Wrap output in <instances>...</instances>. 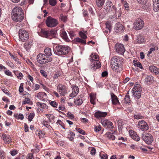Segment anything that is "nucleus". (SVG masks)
Here are the masks:
<instances>
[{
	"mask_svg": "<svg viewBox=\"0 0 159 159\" xmlns=\"http://www.w3.org/2000/svg\"><path fill=\"white\" fill-rule=\"evenodd\" d=\"M117 30H118L120 31H123L124 30V28L122 25L119 23L117 25V27L116 29Z\"/></svg>",
	"mask_w": 159,
	"mask_h": 159,
	"instance_id": "e433bc0d",
	"label": "nucleus"
},
{
	"mask_svg": "<svg viewBox=\"0 0 159 159\" xmlns=\"http://www.w3.org/2000/svg\"><path fill=\"white\" fill-rule=\"evenodd\" d=\"M37 60L40 64L43 65L46 64V55L41 53L37 55Z\"/></svg>",
	"mask_w": 159,
	"mask_h": 159,
	"instance_id": "6e6552de",
	"label": "nucleus"
},
{
	"mask_svg": "<svg viewBox=\"0 0 159 159\" xmlns=\"http://www.w3.org/2000/svg\"><path fill=\"white\" fill-rule=\"evenodd\" d=\"M56 30H55L52 29L50 31L48 30V36L54 37L56 35Z\"/></svg>",
	"mask_w": 159,
	"mask_h": 159,
	"instance_id": "2f4dec72",
	"label": "nucleus"
},
{
	"mask_svg": "<svg viewBox=\"0 0 159 159\" xmlns=\"http://www.w3.org/2000/svg\"><path fill=\"white\" fill-rule=\"evenodd\" d=\"M105 0H96L97 6L99 7H101L104 5Z\"/></svg>",
	"mask_w": 159,
	"mask_h": 159,
	"instance_id": "cd10ccee",
	"label": "nucleus"
},
{
	"mask_svg": "<svg viewBox=\"0 0 159 159\" xmlns=\"http://www.w3.org/2000/svg\"><path fill=\"white\" fill-rule=\"evenodd\" d=\"M49 103L51 105L54 107H57V104L55 101H52L50 100L49 101Z\"/></svg>",
	"mask_w": 159,
	"mask_h": 159,
	"instance_id": "79ce46f5",
	"label": "nucleus"
},
{
	"mask_svg": "<svg viewBox=\"0 0 159 159\" xmlns=\"http://www.w3.org/2000/svg\"><path fill=\"white\" fill-rule=\"evenodd\" d=\"M2 138L6 143L9 144L11 141V138L10 136L9 135H7L4 133L2 135Z\"/></svg>",
	"mask_w": 159,
	"mask_h": 159,
	"instance_id": "412c9836",
	"label": "nucleus"
},
{
	"mask_svg": "<svg viewBox=\"0 0 159 159\" xmlns=\"http://www.w3.org/2000/svg\"><path fill=\"white\" fill-rule=\"evenodd\" d=\"M134 64L135 66H136L138 67H139L140 68H141V69H143V67L142 66V65L140 62H138L136 63H134Z\"/></svg>",
	"mask_w": 159,
	"mask_h": 159,
	"instance_id": "4d7b16f0",
	"label": "nucleus"
},
{
	"mask_svg": "<svg viewBox=\"0 0 159 159\" xmlns=\"http://www.w3.org/2000/svg\"><path fill=\"white\" fill-rule=\"evenodd\" d=\"M7 63L8 66H10L12 68H14L15 66L13 63L10 61L7 62Z\"/></svg>",
	"mask_w": 159,
	"mask_h": 159,
	"instance_id": "603ef678",
	"label": "nucleus"
},
{
	"mask_svg": "<svg viewBox=\"0 0 159 159\" xmlns=\"http://www.w3.org/2000/svg\"><path fill=\"white\" fill-rule=\"evenodd\" d=\"M124 6L126 10H127L129 8L128 4L126 2H124Z\"/></svg>",
	"mask_w": 159,
	"mask_h": 159,
	"instance_id": "69168bd1",
	"label": "nucleus"
},
{
	"mask_svg": "<svg viewBox=\"0 0 159 159\" xmlns=\"http://www.w3.org/2000/svg\"><path fill=\"white\" fill-rule=\"evenodd\" d=\"M18 14L19 15L24 14L23 11L20 7H16L12 10L11 15Z\"/></svg>",
	"mask_w": 159,
	"mask_h": 159,
	"instance_id": "ddd939ff",
	"label": "nucleus"
},
{
	"mask_svg": "<svg viewBox=\"0 0 159 159\" xmlns=\"http://www.w3.org/2000/svg\"><path fill=\"white\" fill-rule=\"evenodd\" d=\"M144 25L143 21L140 19H138L134 23L133 27L135 30H139L143 28Z\"/></svg>",
	"mask_w": 159,
	"mask_h": 159,
	"instance_id": "423d86ee",
	"label": "nucleus"
},
{
	"mask_svg": "<svg viewBox=\"0 0 159 159\" xmlns=\"http://www.w3.org/2000/svg\"><path fill=\"white\" fill-rule=\"evenodd\" d=\"M114 132H107L105 134V137L111 140H114L115 139V136L113 135Z\"/></svg>",
	"mask_w": 159,
	"mask_h": 159,
	"instance_id": "b1692460",
	"label": "nucleus"
},
{
	"mask_svg": "<svg viewBox=\"0 0 159 159\" xmlns=\"http://www.w3.org/2000/svg\"><path fill=\"white\" fill-rule=\"evenodd\" d=\"M155 78L151 75H147L145 80V82L147 84H150L152 83L155 81Z\"/></svg>",
	"mask_w": 159,
	"mask_h": 159,
	"instance_id": "a211bd4d",
	"label": "nucleus"
},
{
	"mask_svg": "<svg viewBox=\"0 0 159 159\" xmlns=\"http://www.w3.org/2000/svg\"><path fill=\"white\" fill-rule=\"evenodd\" d=\"M125 102L126 103L129 102L130 101L129 96L125 95Z\"/></svg>",
	"mask_w": 159,
	"mask_h": 159,
	"instance_id": "c03bdc74",
	"label": "nucleus"
},
{
	"mask_svg": "<svg viewBox=\"0 0 159 159\" xmlns=\"http://www.w3.org/2000/svg\"><path fill=\"white\" fill-rule=\"evenodd\" d=\"M70 50V48L68 46L59 45L56 47L54 52L57 55L61 56L67 54Z\"/></svg>",
	"mask_w": 159,
	"mask_h": 159,
	"instance_id": "f03ea898",
	"label": "nucleus"
},
{
	"mask_svg": "<svg viewBox=\"0 0 159 159\" xmlns=\"http://www.w3.org/2000/svg\"><path fill=\"white\" fill-rule=\"evenodd\" d=\"M79 34L80 37L83 39H85L87 38L86 35L82 32H80Z\"/></svg>",
	"mask_w": 159,
	"mask_h": 159,
	"instance_id": "ea45409f",
	"label": "nucleus"
},
{
	"mask_svg": "<svg viewBox=\"0 0 159 159\" xmlns=\"http://www.w3.org/2000/svg\"><path fill=\"white\" fill-rule=\"evenodd\" d=\"M143 139L148 144H151L153 141V138L152 135L150 134H146L145 135H143Z\"/></svg>",
	"mask_w": 159,
	"mask_h": 159,
	"instance_id": "1a4fd4ad",
	"label": "nucleus"
},
{
	"mask_svg": "<svg viewBox=\"0 0 159 159\" xmlns=\"http://www.w3.org/2000/svg\"><path fill=\"white\" fill-rule=\"evenodd\" d=\"M44 53L46 56H50L52 54L51 49L50 48H46L44 49Z\"/></svg>",
	"mask_w": 159,
	"mask_h": 159,
	"instance_id": "c756f323",
	"label": "nucleus"
},
{
	"mask_svg": "<svg viewBox=\"0 0 159 159\" xmlns=\"http://www.w3.org/2000/svg\"><path fill=\"white\" fill-rule=\"evenodd\" d=\"M72 92L70 95V97L72 98L76 96L79 92V89L78 87L76 86H73Z\"/></svg>",
	"mask_w": 159,
	"mask_h": 159,
	"instance_id": "6ab92c4d",
	"label": "nucleus"
},
{
	"mask_svg": "<svg viewBox=\"0 0 159 159\" xmlns=\"http://www.w3.org/2000/svg\"><path fill=\"white\" fill-rule=\"evenodd\" d=\"M141 90V88H140L139 85H138L137 86L134 85L132 91V92H135V91H139Z\"/></svg>",
	"mask_w": 159,
	"mask_h": 159,
	"instance_id": "a19ab883",
	"label": "nucleus"
},
{
	"mask_svg": "<svg viewBox=\"0 0 159 159\" xmlns=\"http://www.w3.org/2000/svg\"><path fill=\"white\" fill-rule=\"evenodd\" d=\"M62 37L66 41H69L70 40L67 37V34L66 32H62Z\"/></svg>",
	"mask_w": 159,
	"mask_h": 159,
	"instance_id": "473e14b6",
	"label": "nucleus"
},
{
	"mask_svg": "<svg viewBox=\"0 0 159 159\" xmlns=\"http://www.w3.org/2000/svg\"><path fill=\"white\" fill-rule=\"evenodd\" d=\"M17 153V151L15 150H13L12 151H10V154L11 155L13 156H15Z\"/></svg>",
	"mask_w": 159,
	"mask_h": 159,
	"instance_id": "774afa93",
	"label": "nucleus"
},
{
	"mask_svg": "<svg viewBox=\"0 0 159 159\" xmlns=\"http://www.w3.org/2000/svg\"><path fill=\"white\" fill-rule=\"evenodd\" d=\"M88 15V11L86 10H83V15L84 17L87 16Z\"/></svg>",
	"mask_w": 159,
	"mask_h": 159,
	"instance_id": "338daca9",
	"label": "nucleus"
},
{
	"mask_svg": "<svg viewBox=\"0 0 159 159\" xmlns=\"http://www.w3.org/2000/svg\"><path fill=\"white\" fill-rule=\"evenodd\" d=\"M111 96L112 103L114 105H116L119 103L117 97L114 93H111Z\"/></svg>",
	"mask_w": 159,
	"mask_h": 159,
	"instance_id": "4be33fe9",
	"label": "nucleus"
},
{
	"mask_svg": "<svg viewBox=\"0 0 159 159\" xmlns=\"http://www.w3.org/2000/svg\"><path fill=\"white\" fill-rule=\"evenodd\" d=\"M23 86V83H21L19 88V91L20 93H22L24 91Z\"/></svg>",
	"mask_w": 159,
	"mask_h": 159,
	"instance_id": "3c124183",
	"label": "nucleus"
},
{
	"mask_svg": "<svg viewBox=\"0 0 159 159\" xmlns=\"http://www.w3.org/2000/svg\"><path fill=\"white\" fill-rule=\"evenodd\" d=\"M116 52L120 54H123L125 51L124 45L121 44H116L115 45Z\"/></svg>",
	"mask_w": 159,
	"mask_h": 159,
	"instance_id": "9d476101",
	"label": "nucleus"
},
{
	"mask_svg": "<svg viewBox=\"0 0 159 159\" xmlns=\"http://www.w3.org/2000/svg\"><path fill=\"white\" fill-rule=\"evenodd\" d=\"M57 123H58L60 125L63 129H65V125L60 120H58Z\"/></svg>",
	"mask_w": 159,
	"mask_h": 159,
	"instance_id": "09e8293b",
	"label": "nucleus"
},
{
	"mask_svg": "<svg viewBox=\"0 0 159 159\" xmlns=\"http://www.w3.org/2000/svg\"><path fill=\"white\" fill-rule=\"evenodd\" d=\"M111 64H113L115 63L116 65H121V59L119 57L115 56L112 57L111 60Z\"/></svg>",
	"mask_w": 159,
	"mask_h": 159,
	"instance_id": "2eb2a0df",
	"label": "nucleus"
},
{
	"mask_svg": "<svg viewBox=\"0 0 159 159\" xmlns=\"http://www.w3.org/2000/svg\"><path fill=\"white\" fill-rule=\"evenodd\" d=\"M43 125L46 127L49 128V127L50 126L49 125H48L47 122L44 121L43 123Z\"/></svg>",
	"mask_w": 159,
	"mask_h": 159,
	"instance_id": "0e129e2a",
	"label": "nucleus"
},
{
	"mask_svg": "<svg viewBox=\"0 0 159 159\" xmlns=\"http://www.w3.org/2000/svg\"><path fill=\"white\" fill-rule=\"evenodd\" d=\"M74 41L75 43H81L82 44H85L86 43V41L85 40L83 39H82L79 38H77L75 39Z\"/></svg>",
	"mask_w": 159,
	"mask_h": 159,
	"instance_id": "bb28decb",
	"label": "nucleus"
},
{
	"mask_svg": "<svg viewBox=\"0 0 159 159\" xmlns=\"http://www.w3.org/2000/svg\"><path fill=\"white\" fill-rule=\"evenodd\" d=\"M67 115L69 118L71 119H73L74 117V116L73 114H71L70 112H69L67 113Z\"/></svg>",
	"mask_w": 159,
	"mask_h": 159,
	"instance_id": "052dcab7",
	"label": "nucleus"
},
{
	"mask_svg": "<svg viewBox=\"0 0 159 159\" xmlns=\"http://www.w3.org/2000/svg\"><path fill=\"white\" fill-rule=\"evenodd\" d=\"M49 3L51 6H54L57 3V1L56 0H49Z\"/></svg>",
	"mask_w": 159,
	"mask_h": 159,
	"instance_id": "de8ad7c7",
	"label": "nucleus"
},
{
	"mask_svg": "<svg viewBox=\"0 0 159 159\" xmlns=\"http://www.w3.org/2000/svg\"><path fill=\"white\" fill-rule=\"evenodd\" d=\"M46 56V63H48L49 62H50L52 61V58L51 57H50L49 56Z\"/></svg>",
	"mask_w": 159,
	"mask_h": 159,
	"instance_id": "5fc2aeb1",
	"label": "nucleus"
},
{
	"mask_svg": "<svg viewBox=\"0 0 159 159\" xmlns=\"http://www.w3.org/2000/svg\"><path fill=\"white\" fill-rule=\"evenodd\" d=\"M34 116V114L33 113H31L28 116V120L30 121L32 120Z\"/></svg>",
	"mask_w": 159,
	"mask_h": 159,
	"instance_id": "a18cd8bd",
	"label": "nucleus"
},
{
	"mask_svg": "<svg viewBox=\"0 0 159 159\" xmlns=\"http://www.w3.org/2000/svg\"><path fill=\"white\" fill-rule=\"evenodd\" d=\"M59 19L64 22H66L67 21V16H66L63 15V14H61L59 17Z\"/></svg>",
	"mask_w": 159,
	"mask_h": 159,
	"instance_id": "7c9ffc66",
	"label": "nucleus"
},
{
	"mask_svg": "<svg viewBox=\"0 0 159 159\" xmlns=\"http://www.w3.org/2000/svg\"><path fill=\"white\" fill-rule=\"evenodd\" d=\"M149 70L152 73L157 75L159 74V68L153 65L149 66Z\"/></svg>",
	"mask_w": 159,
	"mask_h": 159,
	"instance_id": "f3484780",
	"label": "nucleus"
},
{
	"mask_svg": "<svg viewBox=\"0 0 159 159\" xmlns=\"http://www.w3.org/2000/svg\"><path fill=\"white\" fill-rule=\"evenodd\" d=\"M106 28L107 29L109 32H110L111 31V25L110 22L108 21H107L106 24Z\"/></svg>",
	"mask_w": 159,
	"mask_h": 159,
	"instance_id": "c9c22d12",
	"label": "nucleus"
},
{
	"mask_svg": "<svg viewBox=\"0 0 159 159\" xmlns=\"http://www.w3.org/2000/svg\"><path fill=\"white\" fill-rule=\"evenodd\" d=\"M40 72L42 74V75L44 77H46L47 76L45 71L44 70H40Z\"/></svg>",
	"mask_w": 159,
	"mask_h": 159,
	"instance_id": "680f3d73",
	"label": "nucleus"
},
{
	"mask_svg": "<svg viewBox=\"0 0 159 159\" xmlns=\"http://www.w3.org/2000/svg\"><path fill=\"white\" fill-rule=\"evenodd\" d=\"M138 127L143 131H147L149 128L147 123L143 120H141L139 122Z\"/></svg>",
	"mask_w": 159,
	"mask_h": 159,
	"instance_id": "0eeeda50",
	"label": "nucleus"
},
{
	"mask_svg": "<svg viewBox=\"0 0 159 159\" xmlns=\"http://www.w3.org/2000/svg\"><path fill=\"white\" fill-rule=\"evenodd\" d=\"M108 75V73L107 71L103 72L102 73V76L103 77H106Z\"/></svg>",
	"mask_w": 159,
	"mask_h": 159,
	"instance_id": "e2e57ef3",
	"label": "nucleus"
},
{
	"mask_svg": "<svg viewBox=\"0 0 159 159\" xmlns=\"http://www.w3.org/2000/svg\"><path fill=\"white\" fill-rule=\"evenodd\" d=\"M95 96L90 94V102L91 103L93 104H94Z\"/></svg>",
	"mask_w": 159,
	"mask_h": 159,
	"instance_id": "4c0bfd02",
	"label": "nucleus"
},
{
	"mask_svg": "<svg viewBox=\"0 0 159 159\" xmlns=\"http://www.w3.org/2000/svg\"><path fill=\"white\" fill-rule=\"evenodd\" d=\"M140 91H135V92H132L134 97L137 99H139L141 97Z\"/></svg>",
	"mask_w": 159,
	"mask_h": 159,
	"instance_id": "c85d7f7f",
	"label": "nucleus"
},
{
	"mask_svg": "<svg viewBox=\"0 0 159 159\" xmlns=\"http://www.w3.org/2000/svg\"><path fill=\"white\" fill-rule=\"evenodd\" d=\"M30 100L29 98H26L25 100L23 101L22 102V104L25 105L27 103L28 104L30 102Z\"/></svg>",
	"mask_w": 159,
	"mask_h": 159,
	"instance_id": "13d9d810",
	"label": "nucleus"
},
{
	"mask_svg": "<svg viewBox=\"0 0 159 159\" xmlns=\"http://www.w3.org/2000/svg\"><path fill=\"white\" fill-rule=\"evenodd\" d=\"M46 23L48 27H52L56 26L58 24V22L56 19L48 16L46 20Z\"/></svg>",
	"mask_w": 159,
	"mask_h": 159,
	"instance_id": "39448f33",
	"label": "nucleus"
},
{
	"mask_svg": "<svg viewBox=\"0 0 159 159\" xmlns=\"http://www.w3.org/2000/svg\"><path fill=\"white\" fill-rule=\"evenodd\" d=\"M139 3L143 5H145L147 2L148 0H137Z\"/></svg>",
	"mask_w": 159,
	"mask_h": 159,
	"instance_id": "49530a36",
	"label": "nucleus"
},
{
	"mask_svg": "<svg viewBox=\"0 0 159 159\" xmlns=\"http://www.w3.org/2000/svg\"><path fill=\"white\" fill-rule=\"evenodd\" d=\"M1 89L6 94H8V90L6 89H5L4 87H2L1 88Z\"/></svg>",
	"mask_w": 159,
	"mask_h": 159,
	"instance_id": "bf43d9fd",
	"label": "nucleus"
},
{
	"mask_svg": "<svg viewBox=\"0 0 159 159\" xmlns=\"http://www.w3.org/2000/svg\"><path fill=\"white\" fill-rule=\"evenodd\" d=\"M134 117L135 119H142L143 118V116L140 115L138 114L135 115L134 116Z\"/></svg>",
	"mask_w": 159,
	"mask_h": 159,
	"instance_id": "864d4df0",
	"label": "nucleus"
},
{
	"mask_svg": "<svg viewBox=\"0 0 159 159\" xmlns=\"http://www.w3.org/2000/svg\"><path fill=\"white\" fill-rule=\"evenodd\" d=\"M130 134L132 139L137 141L139 140V138L135 132H132Z\"/></svg>",
	"mask_w": 159,
	"mask_h": 159,
	"instance_id": "a878e982",
	"label": "nucleus"
},
{
	"mask_svg": "<svg viewBox=\"0 0 159 159\" xmlns=\"http://www.w3.org/2000/svg\"><path fill=\"white\" fill-rule=\"evenodd\" d=\"M107 115V113L105 112H101L98 111L94 114V116L97 118H99L102 117H105Z\"/></svg>",
	"mask_w": 159,
	"mask_h": 159,
	"instance_id": "aec40b11",
	"label": "nucleus"
},
{
	"mask_svg": "<svg viewBox=\"0 0 159 159\" xmlns=\"http://www.w3.org/2000/svg\"><path fill=\"white\" fill-rule=\"evenodd\" d=\"M36 97L40 100L45 99L47 97V94L44 92H40L37 94Z\"/></svg>",
	"mask_w": 159,
	"mask_h": 159,
	"instance_id": "5701e85b",
	"label": "nucleus"
},
{
	"mask_svg": "<svg viewBox=\"0 0 159 159\" xmlns=\"http://www.w3.org/2000/svg\"><path fill=\"white\" fill-rule=\"evenodd\" d=\"M102 123L103 126L106 129H110L113 128V126H112V123L108 120H102Z\"/></svg>",
	"mask_w": 159,
	"mask_h": 159,
	"instance_id": "f8f14e48",
	"label": "nucleus"
},
{
	"mask_svg": "<svg viewBox=\"0 0 159 159\" xmlns=\"http://www.w3.org/2000/svg\"><path fill=\"white\" fill-rule=\"evenodd\" d=\"M41 32L43 36L46 38L48 37V30L46 31L42 29Z\"/></svg>",
	"mask_w": 159,
	"mask_h": 159,
	"instance_id": "72a5a7b5",
	"label": "nucleus"
},
{
	"mask_svg": "<svg viewBox=\"0 0 159 159\" xmlns=\"http://www.w3.org/2000/svg\"><path fill=\"white\" fill-rule=\"evenodd\" d=\"M101 127L100 125L96 126L94 128V131L96 132H98L101 130Z\"/></svg>",
	"mask_w": 159,
	"mask_h": 159,
	"instance_id": "6e6d98bb",
	"label": "nucleus"
},
{
	"mask_svg": "<svg viewBox=\"0 0 159 159\" xmlns=\"http://www.w3.org/2000/svg\"><path fill=\"white\" fill-rule=\"evenodd\" d=\"M74 102L76 105H80L82 103L83 101L82 98L78 97L75 99Z\"/></svg>",
	"mask_w": 159,
	"mask_h": 159,
	"instance_id": "393cba45",
	"label": "nucleus"
},
{
	"mask_svg": "<svg viewBox=\"0 0 159 159\" xmlns=\"http://www.w3.org/2000/svg\"><path fill=\"white\" fill-rule=\"evenodd\" d=\"M58 91L61 96H64L67 93V89L66 87L61 84H59L57 88Z\"/></svg>",
	"mask_w": 159,
	"mask_h": 159,
	"instance_id": "9b49d317",
	"label": "nucleus"
},
{
	"mask_svg": "<svg viewBox=\"0 0 159 159\" xmlns=\"http://www.w3.org/2000/svg\"><path fill=\"white\" fill-rule=\"evenodd\" d=\"M153 10L156 11H159V3H153Z\"/></svg>",
	"mask_w": 159,
	"mask_h": 159,
	"instance_id": "f704fd0d",
	"label": "nucleus"
},
{
	"mask_svg": "<svg viewBox=\"0 0 159 159\" xmlns=\"http://www.w3.org/2000/svg\"><path fill=\"white\" fill-rule=\"evenodd\" d=\"M100 156L101 159H107L108 158V156L106 154H100Z\"/></svg>",
	"mask_w": 159,
	"mask_h": 159,
	"instance_id": "8fccbe9b",
	"label": "nucleus"
},
{
	"mask_svg": "<svg viewBox=\"0 0 159 159\" xmlns=\"http://www.w3.org/2000/svg\"><path fill=\"white\" fill-rule=\"evenodd\" d=\"M116 8L114 5H113L111 2H106V5L104 7V12L105 14L111 13L116 14Z\"/></svg>",
	"mask_w": 159,
	"mask_h": 159,
	"instance_id": "7ed1b4c3",
	"label": "nucleus"
},
{
	"mask_svg": "<svg viewBox=\"0 0 159 159\" xmlns=\"http://www.w3.org/2000/svg\"><path fill=\"white\" fill-rule=\"evenodd\" d=\"M18 34L20 41L24 42L27 41L29 39L28 33L26 30L20 29L18 31Z\"/></svg>",
	"mask_w": 159,
	"mask_h": 159,
	"instance_id": "20e7f679",
	"label": "nucleus"
},
{
	"mask_svg": "<svg viewBox=\"0 0 159 159\" xmlns=\"http://www.w3.org/2000/svg\"><path fill=\"white\" fill-rule=\"evenodd\" d=\"M76 130H77L78 132L81 134H82L83 135H84L85 134V132L84 131V130L81 129L80 128H76L75 129Z\"/></svg>",
	"mask_w": 159,
	"mask_h": 159,
	"instance_id": "37998d69",
	"label": "nucleus"
},
{
	"mask_svg": "<svg viewBox=\"0 0 159 159\" xmlns=\"http://www.w3.org/2000/svg\"><path fill=\"white\" fill-rule=\"evenodd\" d=\"M112 69L114 71L118 73L120 72L122 70V66L121 65H116L115 63L111 64Z\"/></svg>",
	"mask_w": 159,
	"mask_h": 159,
	"instance_id": "dca6fc26",
	"label": "nucleus"
},
{
	"mask_svg": "<svg viewBox=\"0 0 159 159\" xmlns=\"http://www.w3.org/2000/svg\"><path fill=\"white\" fill-rule=\"evenodd\" d=\"M137 40V43H141L144 41V39L141 36L138 37Z\"/></svg>",
	"mask_w": 159,
	"mask_h": 159,
	"instance_id": "58836bf2",
	"label": "nucleus"
},
{
	"mask_svg": "<svg viewBox=\"0 0 159 159\" xmlns=\"http://www.w3.org/2000/svg\"><path fill=\"white\" fill-rule=\"evenodd\" d=\"M99 59L98 55L91 54L90 57V59L91 61L90 66V68L93 69V70H95L100 67L101 64Z\"/></svg>",
	"mask_w": 159,
	"mask_h": 159,
	"instance_id": "f257e3e1",
	"label": "nucleus"
},
{
	"mask_svg": "<svg viewBox=\"0 0 159 159\" xmlns=\"http://www.w3.org/2000/svg\"><path fill=\"white\" fill-rule=\"evenodd\" d=\"M12 15V18L15 21L20 22L24 18V14H14Z\"/></svg>",
	"mask_w": 159,
	"mask_h": 159,
	"instance_id": "4468645a",
	"label": "nucleus"
}]
</instances>
